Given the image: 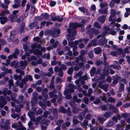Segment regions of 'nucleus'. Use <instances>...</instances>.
Returning <instances> with one entry per match:
<instances>
[{"mask_svg":"<svg viewBox=\"0 0 130 130\" xmlns=\"http://www.w3.org/2000/svg\"><path fill=\"white\" fill-rule=\"evenodd\" d=\"M13 81L12 79H10L9 80V83L10 87L12 86L13 84Z\"/></svg>","mask_w":130,"mask_h":130,"instance_id":"obj_26","label":"nucleus"},{"mask_svg":"<svg viewBox=\"0 0 130 130\" xmlns=\"http://www.w3.org/2000/svg\"><path fill=\"white\" fill-rule=\"evenodd\" d=\"M80 26L78 23H71L69 26L70 28L68 29V32L71 33V30L70 29H74L76 27Z\"/></svg>","mask_w":130,"mask_h":130,"instance_id":"obj_4","label":"nucleus"},{"mask_svg":"<svg viewBox=\"0 0 130 130\" xmlns=\"http://www.w3.org/2000/svg\"><path fill=\"white\" fill-rule=\"evenodd\" d=\"M9 11L7 10H5V11H3L0 13V16L5 15L6 14H9Z\"/></svg>","mask_w":130,"mask_h":130,"instance_id":"obj_10","label":"nucleus"},{"mask_svg":"<svg viewBox=\"0 0 130 130\" xmlns=\"http://www.w3.org/2000/svg\"><path fill=\"white\" fill-rule=\"evenodd\" d=\"M0 57L2 59H5L6 58V57L3 55H1L0 56Z\"/></svg>","mask_w":130,"mask_h":130,"instance_id":"obj_44","label":"nucleus"},{"mask_svg":"<svg viewBox=\"0 0 130 130\" xmlns=\"http://www.w3.org/2000/svg\"><path fill=\"white\" fill-rule=\"evenodd\" d=\"M28 125L29 127V128L31 129V126L33 125V123L31 122L30 121L28 123Z\"/></svg>","mask_w":130,"mask_h":130,"instance_id":"obj_31","label":"nucleus"},{"mask_svg":"<svg viewBox=\"0 0 130 130\" xmlns=\"http://www.w3.org/2000/svg\"><path fill=\"white\" fill-rule=\"evenodd\" d=\"M19 12L18 10H15L13 11L12 15H9V20L12 22H15L16 18H17L18 15H16V14Z\"/></svg>","mask_w":130,"mask_h":130,"instance_id":"obj_1","label":"nucleus"},{"mask_svg":"<svg viewBox=\"0 0 130 130\" xmlns=\"http://www.w3.org/2000/svg\"><path fill=\"white\" fill-rule=\"evenodd\" d=\"M111 78L110 77H108L107 78V81L110 82L111 81Z\"/></svg>","mask_w":130,"mask_h":130,"instance_id":"obj_58","label":"nucleus"},{"mask_svg":"<svg viewBox=\"0 0 130 130\" xmlns=\"http://www.w3.org/2000/svg\"><path fill=\"white\" fill-rule=\"evenodd\" d=\"M46 23V22L45 21H43L41 23V26H40V28H42V27H43L44 26L45 24Z\"/></svg>","mask_w":130,"mask_h":130,"instance_id":"obj_36","label":"nucleus"},{"mask_svg":"<svg viewBox=\"0 0 130 130\" xmlns=\"http://www.w3.org/2000/svg\"><path fill=\"white\" fill-rule=\"evenodd\" d=\"M35 114L33 113H32L31 112H30L28 113V115L30 118L31 120L35 121V119L34 118Z\"/></svg>","mask_w":130,"mask_h":130,"instance_id":"obj_9","label":"nucleus"},{"mask_svg":"<svg viewBox=\"0 0 130 130\" xmlns=\"http://www.w3.org/2000/svg\"><path fill=\"white\" fill-rule=\"evenodd\" d=\"M69 93V91L66 89L64 91V94L65 95H67Z\"/></svg>","mask_w":130,"mask_h":130,"instance_id":"obj_62","label":"nucleus"},{"mask_svg":"<svg viewBox=\"0 0 130 130\" xmlns=\"http://www.w3.org/2000/svg\"><path fill=\"white\" fill-rule=\"evenodd\" d=\"M79 9L81 11L85 12L87 11V10L84 8H79Z\"/></svg>","mask_w":130,"mask_h":130,"instance_id":"obj_19","label":"nucleus"},{"mask_svg":"<svg viewBox=\"0 0 130 130\" xmlns=\"http://www.w3.org/2000/svg\"><path fill=\"white\" fill-rule=\"evenodd\" d=\"M94 26L98 28H100V25L98 22H95L94 24Z\"/></svg>","mask_w":130,"mask_h":130,"instance_id":"obj_25","label":"nucleus"},{"mask_svg":"<svg viewBox=\"0 0 130 130\" xmlns=\"http://www.w3.org/2000/svg\"><path fill=\"white\" fill-rule=\"evenodd\" d=\"M19 4H15L13 6V8H16L19 6Z\"/></svg>","mask_w":130,"mask_h":130,"instance_id":"obj_40","label":"nucleus"},{"mask_svg":"<svg viewBox=\"0 0 130 130\" xmlns=\"http://www.w3.org/2000/svg\"><path fill=\"white\" fill-rule=\"evenodd\" d=\"M30 5L29 4H27L26 5V8L25 10V11L27 12L30 8Z\"/></svg>","mask_w":130,"mask_h":130,"instance_id":"obj_50","label":"nucleus"},{"mask_svg":"<svg viewBox=\"0 0 130 130\" xmlns=\"http://www.w3.org/2000/svg\"><path fill=\"white\" fill-rule=\"evenodd\" d=\"M112 114V113L106 112L104 114V116L105 117L107 118L111 116Z\"/></svg>","mask_w":130,"mask_h":130,"instance_id":"obj_14","label":"nucleus"},{"mask_svg":"<svg viewBox=\"0 0 130 130\" xmlns=\"http://www.w3.org/2000/svg\"><path fill=\"white\" fill-rule=\"evenodd\" d=\"M27 13H25L24 15H23L21 17V19L22 20H23L24 19L26 18L27 16Z\"/></svg>","mask_w":130,"mask_h":130,"instance_id":"obj_35","label":"nucleus"},{"mask_svg":"<svg viewBox=\"0 0 130 130\" xmlns=\"http://www.w3.org/2000/svg\"><path fill=\"white\" fill-rule=\"evenodd\" d=\"M101 50L100 47H97L95 49L94 51L96 54H99L101 52Z\"/></svg>","mask_w":130,"mask_h":130,"instance_id":"obj_13","label":"nucleus"},{"mask_svg":"<svg viewBox=\"0 0 130 130\" xmlns=\"http://www.w3.org/2000/svg\"><path fill=\"white\" fill-rule=\"evenodd\" d=\"M113 1L110 3L109 5L111 8L114 5V3Z\"/></svg>","mask_w":130,"mask_h":130,"instance_id":"obj_39","label":"nucleus"},{"mask_svg":"<svg viewBox=\"0 0 130 130\" xmlns=\"http://www.w3.org/2000/svg\"><path fill=\"white\" fill-rule=\"evenodd\" d=\"M40 39V38L38 37H37L34 38V41H38Z\"/></svg>","mask_w":130,"mask_h":130,"instance_id":"obj_42","label":"nucleus"},{"mask_svg":"<svg viewBox=\"0 0 130 130\" xmlns=\"http://www.w3.org/2000/svg\"><path fill=\"white\" fill-rule=\"evenodd\" d=\"M56 82L57 83H58L61 82V79L58 77H57L56 78Z\"/></svg>","mask_w":130,"mask_h":130,"instance_id":"obj_43","label":"nucleus"},{"mask_svg":"<svg viewBox=\"0 0 130 130\" xmlns=\"http://www.w3.org/2000/svg\"><path fill=\"white\" fill-rule=\"evenodd\" d=\"M100 5L101 8L105 7V9L103 10V9H100L99 10V12L101 13H107V4L106 3L102 4H100Z\"/></svg>","mask_w":130,"mask_h":130,"instance_id":"obj_3","label":"nucleus"},{"mask_svg":"<svg viewBox=\"0 0 130 130\" xmlns=\"http://www.w3.org/2000/svg\"><path fill=\"white\" fill-rule=\"evenodd\" d=\"M35 10L36 8L35 7H32L31 12L32 13H33L35 12Z\"/></svg>","mask_w":130,"mask_h":130,"instance_id":"obj_33","label":"nucleus"},{"mask_svg":"<svg viewBox=\"0 0 130 130\" xmlns=\"http://www.w3.org/2000/svg\"><path fill=\"white\" fill-rule=\"evenodd\" d=\"M11 116L12 118H15L16 117L17 118V120H18V119L19 118V116L17 114H12L11 115Z\"/></svg>","mask_w":130,"mask_h":130,"instance_id":"obj_16","label":"nucleus"},{"mask_svg":"<svg viewBox=\"0 0 130 130\" xmlns=\"http://www.w3.org/2000/svg\"><path fill=\"white\" fill-rule=\"evenodd\" d=\"M91 118V115L90 114L87 115L86 116V118L87 119H90Z\"/></svg>","mask_w":130,"mask_h":130,"instance_id":"obj_60","label":"nucleus"},{"mask_svg":"<svg viewBox=\"0 0 130 130\" xmlns=\"http://www.w3.org/2000/svg\"><path fill=\"white\" fill-rule=\"evenodd\" d=\"M49 71L52 73H54L53 69L52 68H50L49 69Z\"/></svg>","mask_w":130,"mask_h":130,"instance_id":"obj_53","label":"nucleus"},{"mask_svg":"<svg viewBox=\"0 0 130 130\" xmlns=\"http://www.w3.org/2000/svg\"><path fill=\"white\" fill-rule=\"evenodd\" d=\"M95 71L96 69L94 68L93 67L92 68V69L91 70L90 72V74L91 76H92V73H94L95 72Z\"/></svg>","mask_w":130,"mask_h":130,"instance_id":"obj_18","label":"nucleus"},{"mask_svg":"<svg viewBox=\"0 0 130 130\" xmlns=\"http://www.w3.org/2000/svg\"><path fill=\"white\" fill-rule=\"evenodd\" d=\"M56 4V2L54 1H53L50 2V5L51 6H54Z\"/></svg>","mask_w":130,"mask_h":130,"instance_id":"obj_27","label":"nucleus"},{"mask_svg":"<svg viewBox=\"0 0 130 130\" xmlns=\"http://www.w3.org/2000/svg\"><path fill=\"white\" fill-rule=\"evenodd\" d=\"M93 53L92 51H91L89 54V55L90 58H92L93 56Z\"/></svg>","mask_w":130,"mask_h":130,"instance_id":"obj_38","label":"nucleus"},{"mask_svg":"<svg viewBox=\"0 0 130 130\" xmlns=\"http://www.w3.org/2000/svg\"><path fill=\"white\" fill-rule=\"evenodd\" d=\"M5 3L7 4H9L10 2L9 0H4Z\"/></svg>","mask_w":130,"mask_h":130,"instance_id":"obj_61","label":"nucleus"},{"mask_svg":"<svg viewBox=\"0 0 130 130\" xmlns=\"http://www.w3.org/2000/svg\"><path fill=\"white\" fill-rule=\"evenodd\" d=\"M68 44L69 46L72 47L73 46L74 43L72 42H70Z\"/></svg>","mask_w":130,"mask_h":130,"instance_id":"obj_55","label":"nucleus"},{"mask_svg":"<svg viewBox=\"0 0 130 130\" xmlns=\"http://www.w3.org/2000/svg\"><path fill=\"white\" fill-rule=\"evenodd\" d=\"M37 47L36 44L34 43L31 46V47L32 49H33Z\"/></svg>","mask_w":130,"mask_h":130,"instance_id":"obj_51","label":"nucleus"},{"mask_svg":"<svg viewBox=\"0 0 130 130\" xmlns=\"http://www.w3.org/2000/svg\"><path fill=\"white\" fill-rule=\"evenodd\" d=\"M70 85L72 87V88H71L70 87L69 89V92L70 93L73 92H74L73 88H75L74 86L72 84H71Z\"/></svg>","mask_w":130,"mask_h":130,"instance_id":"obj_15","label":"nucleus"},{"mask_svg":"<svg viewBox=\"0 0 130 130\" xmlns=\"http://www.w3.org/2000/svg\"><path fill=\"white\" fill-rule=\"evenodd\" d=\"M43 18L46 19L48 18L49 17L48 15L46 13H43Z\"/></svg>","mask_w":130,"mask_h":130,"instance_id":"obj_22","label":"nucleus"},{"mask_svg":"<svg viewBox=\"0 0 130 130\" xmlns=\"http://www.w3.org/2000/svg\"><path fill=\"white\" fill-rule=\"evenodd\" d=\"M59 110L60 112L63 113H64L65 112V110L63 107H61L60 108Z\"/></svg>","mask_w":130,"mask_h":130,"instance_id":"obj_23","label":"nucleus"},{"mask_svg":"<svg viewBox=\"0 0 130 130\" xmlns=\"http://www.w3.org/2000/svg\"><path fill=\"white\" fill-rule=\"evenodd\" d=\"M52 19L53 21L57 20L59 22H61L63 20V18L62 17L60 18L59 16H58L52 18Z\"/></svg>","mask_w":130,"mask_h":130,"instance_id":"obj_8","label":"nucleus"},{"mask_svg":"<svg viewBox=\"0 0 130 130\" xmlns=\"http://www.w3.org/2000/svg\"><path fill=\"white\" fill-rule=\"evenodd\" d=\"M122 29H126L128 28V27L127 25L126 24H124L122 27Z\"/></svg>","mask_w":130,"mask_h":130,"instance_id":"obj_30","label":"nucleus"},{"mask_svg":"<svg viewBox=\"0 0 130 130\" xmlns=\"http://www.w3.org/2000/svg\"><path fill=\"white\" fill-rule=\"evenodd\" d=\"M126 58L127 61L129 63L130 61V57L128 56H127L126 57Z\"/></svg>","mask_w":130,"mask_h":130,"instance_id":"obj_64","label":"nucleus"},{"mask_svg":"<svg viewBox=\"0 0 130 130\" xmlns=\"http://www.w3.org/2000/svg\"><path fill=\"white\" fill-rule=\"evenodd\" d=\"M98 120H99L100 122L101 123H103L104 121V120L101 117L99 118H98Z\"/></svg>","mask_w":130,"mask_h":130,"instance_id":"obj_41","label":"nucleus"},{"mask_svg":"<svg viewBox=\"0 0 130 130\" xmlns=\"http://www.w3.org/2000/svg\"><path fill=\"white\" fill-rule=\"evenodd\" d=\"M20 68L21 69H24L25 68L27 65V62L26 60L21 61L20 62Z\"/></svg>","mask_w":130,"mask_h":130,"instance_id":"obj_6","label":"nucleus"},{"mask_svg":"<svg viewBox=\"0 0 130 130\" xmlns=\"http://www.w3.org/2000/svg\"><path fill=\"white\" fill-rule=\"evenodd\" d=\"M43 57L45 58H46L47 59H49L50 57V55L49 54H45L43 56Z\"/></svg>","mask_w":130,"mask_h":130,"instance_id":"obj_17","label":"nucleus"},{"mask_svg":"<svg viewBox=\"0 0 130 130\" xmlns=\"http://www.w3.org/2000/svg\"><path fill=\"white\" fill-rule=\"evenodd\" d=\"M73 70L72 68H69L68 71V73L69 74H71L73 71Z\"/></svg>","mask_w":130,"mask_h":130,"instance_id":"obj_24","label":"nucleus"},{"mask_svg":"<svg viewBox=\"0 0 130 130\" xmlns=\"http://www.w3.org/2000/svg\"><path fill=\"white\" fill-rule=\"evenodd\" d=\"M108 101L110 102H113L115 101V100L113 98H109L108 99Z\"/></svg>","mask_w":130,"mask_h":130,"instance_id":"obj_28","label":"nucleus"},{"mask_svg":"<svg viewBox=\"0 0 130 130\" xmlns=\"http://www.w3.org/2000/svg\"><path fill=\"white\" fill-rule=\"evenodd\" d=\"M7 62V63L5 64V65L6 66H7L10 63V60L9 59H7L6 60Z\"/></svg>","mask_w":130,"mask_h":130,"instance_id":"obj_52","label":"nucleus"},{"mask_svg":"<svg viewBox=\"0 0 130 130\" xmlns=\"http://www.w3.org/2000/svg\"><path fill=\"white\" fill-rule=\"evenodd\" d=\"M34 24L32 23L30 25H29V27L30 29H32L34 27Z\"/></svg>","mask_w":130,"mask_h":130,"instance_id":"obj_59","label":"nucleus"},{"mask_svg":"<svg viewBox=\"0 0 130 130\" xmlns=\"http://www.w3.org/2000/svg\"><path fill=\"white\" fill-rule=\"evenodd\" d=\"M14 79L16 80L17 79H21V76H17V75H14Z\"/></svg>","mask_w":130,"mask_h":130,"instance_id":"obj_20","label":"nucleus"},{"mask_svg":"<svg viewBox=\"0 0 130 130\" xmlns=\"http://www.w3.org/2000/svg\"><path fill=\"white\" fill-rule=\"evenodd\" d=\"M6 104V102L5 101L3 100L2 101V105L1 104V102H0V106L1 107H3V106L5 105Z\"/></svg>","mask_w":130,"mask_h":130,"instance_id":"obj_21","label":"nucleus"},{"mask_svg":"<svg viewBox=\"0 0 130 130\" xmlns=\"http://www.w3.org/2000/svg\"><path fill=\"white\" fill-rule=\"evenodd\" d=\"M42 94L43 96H44L45 98H47L48 97V96L46 93L43 92L42 93Z\"/></svg>","mask_w":130,"mask_h":130,"instance_id":"obj_48","label":"nucleus"},{"mask_svg":"<svg viewBox=\"0 0 130 130\" xmlns=\"http://www.w3.org/2000/svg\"><path fill=\"white\" fill-rule=\"evenodd\" d=\"M111 55L113 56H115L117 54V53L115 51H113L111 52Z\"/></svg>","mask_w":130,"mask_h":130,"instance_id":"obj_47","label":"nucleus"},{"mask_svg":"<svg viewBox=\"0 0 130 130\" xmlns=\"http://www.w3.org/2000/svg\"><path fill=\"white\" fill-rule=\"evenodd\" d=\"M127 116V115L126 113H123L122 115V117L123 118H125Z\"/></svg>","mask_w":130,"mask_h":130,"instance_id":"obj_56","label":"nucleus"},{"mask_svg":"<svg viewBox=\"0 0 130 130\" xmlns=\"http://www.w3.org/2000/svg\"><path fill=\"white\" fill-rule=\"evenodd\" d=\"M111 15L110 17L109 21H111V24L112 25V26H114L113 24L115 22V19L114 18L115 16V11L114 10H111L110 12Z\"/></svg>","mask_w":130,"mask_h":130,"instance_id":"obj_2","label":"nucleus"},{"mask_svg":"<svg viewBox=\"0 0 130 130\" xmlns=\"http://www.w3.org/2000/svg\"><path fill=\"white\" fill-rule=\"evenodd\" d=\"M105 20V17L104 16L100 17L98 21L103 23L104 22Z\"/></svg>","mask_w":130,"mask_h":130,"instance_id":"obj_12","label":"nucleus"},{"mask_svg":"<svg viewBox=\"0 0 130 130\" xmlns=\"http://www.w3.org/2000/svg\"><path fill=\"white\" fill-rule=\"evenodd\" d=\"M91 9L94 11H95V6L94 5H93L91 6Z\"/></svg>","mask_w":130,"mask_h":130,"instance_id":"obj_29","label":"nucleus"},{"mask_svg":"<svg viewBox=\"0 0 130 130\" xmlns=\"http://www.w3.org/2000/svg\"><path fill=\"white\" fill-rule=\"evenodd\" d=\"M80 115L82 116V118L80 119L81 120H82L83 119V117L85 115V114L84 112H83L82 113V114H80Z\"/></svg>","mask_w":130,"mask_h":130,"instance_id":"obj_57","label":"nucleus"},{"mask_svg":"<svg viewBox=\"0 0 130 130\" xmlns=\"http://www.w3.org/2000/svg\"><path fill=\"white\" fill-rule=\"evenodd\" d=\"M7 19L6 17H0V22L2 24H4L6 22Z\"/></svg>","mask_w":130,"mask_h":130,"instance_id":"obj_7","label":"nucleus"},{"mask_svg":"<svg viewBox=\"0 0 130 130\" xmlns=\"http://www.w3.org/2000/svg\"><path fill=\"white\" fill-rule=\"evenodd\" d=\"M59 44V42L58 41H57L53 45V47H56L57 44Z\"/></svg>","mask_w":130,"mask_h":130,"instance_id":"obj_45","label":"nucleus"},{"mask_svg":"<svg viewBox=\"0 0 130 130\" xmlns=\"http://www.w3.org/2000/svg\"><path fill=\"white\" fill-rule=\"evenodd\" d=\"M40 121H41L40 123L41 124H44L46 123L45 121V120L43 119L42 117L41 118L39 117L37 118L36 119V124L37 125L38 124L37 123Z\"/></svg>","mask_w":130,"mask_h":130,"instance_id":"obj_5","label":"nucleus"},{"mask_svg":"<svg viewBox=\"0 0 130 130\" xmlns=\"http://www.w3.org/2000/svg\"><path fill=\"white\" fill-rule=\"evenodd\" d=\"M59 75L60 76H62L63 75V73L62 71L60 70H59Z\"/></svg>","mask_w":130,"mask_h":130,"instance_id":"obj_46","label":"nucleus"},{"mask_svg":"<svg viewBox=\"0 0 130 130\" xmlns=\"http://www.w3.org/2000/svg\"><path fill=\"white\" fill-rule=\"evenodd\" d=\"M2 8L4 9H6L8 8V6L6 5H5L4 4L2 5Z\"/></svg>","mask_w":130,"mask_h":130,"instance_id":"obj_49","label":"nucleus"},{"mask_svg":"<svg viewBox=\"0 0 130 130\" xmlns=\"http://www.w3.org/2000/svg\"><path fill=\"white\" fill-rule=\"evenodd\" d=\"M0 43L2 45H4L6 43V42L3 40H0Z\"/></svg>","mask_w":130,"mask_h":130,"instance_id":"obj_37","label":"nucleus"},{"mask_svg":"<svg viewBox=\"0 0 130 130\" xmlns=\"http://www.w3.org/2000/svg\"><path fill=\"white\" fill-rule=\"evenodd\" d=\"M129 0H123L122 1L123 3L125 4L129 2Z\"/></svg>","mask_w":130,"mask_h":130,"instance_id":"obj_54","label":"nucleus"},{"mask_svg":"<svg viewBox=\"0 0 130 130\" xmlns=\"http://www.w3.org/2000/svg\"><path fill=\"white\" fill-rule=\"evenodd\" d=\"M61 68L63 70H65L67 69L66 66L64 64H62L61 66Z\"/></svg>","mask_w":130,"mask_h":130,"instance_id":"obj_32","label":"nucleus"},{"mask_svg":"<svg viewBox=\"0 0 130 130\" xmlns=\"http://www.w3.org/2000/svg\"><path fill=\"white\" fill-rule=\"evenodd\" d=\"M88 100H89L88 99V98H86V97L84 99V102L86 104H87L88 103Z\"/></svg>","mask_w":130,"mask_h":130,"instance_id":"obj_34","label":"nucleus"},{"mask_svg":"<svg viewBox=\"0 0 130 130\" xmlns=\"http://www.w3.org/2000/svg\"><path fill=\"white\" fill-rule=\"evenodd\" d=\"M33 52L34 54H36L37 55L41 56L42 55V53L41 52L38 50L34 51Z\"/></svg>","mask_w":130,"mask_h":130,"instance_id":"obj_11","label":"nucleus"},{"mask_svg":"<svg viewBox=\"0 0 130 130\" xmlns=\"http://www.w3.org/2000/svg\"><path fill=\"white\" fill-rule=\"evenodd\" d=\"M35 77L36 79H38L40 77L37 74H36L35 75Z\"/></svg>","mask_w":130,"mask_h":130,"instance_id":"obj_63","label":"nucleus"}]
</instances>
